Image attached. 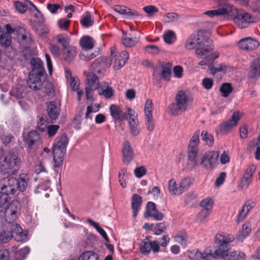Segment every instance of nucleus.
I'll return each instance as SVG.
<instances>
[{
  "label": "nucleus",
  "instance_id": "412c9836",
  "mask_svg": "<svg viewBox=\"0 0 260 260\" xmlns=\"http://www.w3.org/2000/svg\"><path fill=\"white\" fill-rule=\"evenodd\" d=\"M219 257L224 260H245L246 254L240 250L229 251V250H227Z\"/></svg>",
  "mask_w": 260,
  "mask_h": 260
},
{
  "label": "nucleus",
  "instance_id": "f704fd0d",
  "mask_svg": "<svg viewBox=\"0 0 260 260\" xmlns=\"http://www.w3.org/2000/svg\"><path fill=\"white\" fill-rule=\"evenodd\" d=\"M39 135L35 131H31L28 133L26 142L30 149H32L33 146L35 145L40 141Z\"/></svg>",
  "mask_w": 260,
  "mask_h": 260
},
{
  "label": "nucleus",
  "instance_id": "774afa93",
  "mask_svg": "<svg viewBox=\"0 0 260 260\" xmlns=\"http://www.w3.org/2000/svg\"><path fill=\"white\" fill-rule=\"evenodd\" d=\"M45 92L49 96H53L55 94V89L53 85L51 83H47L45 87Z\"/></svg>",
  "mask_w": 260,
  "mask_h": 260
},
{
  "label": "nucleus",
  "instance_id": "e2e57ef3",
  "mask_svg": "<svg viewBox=\"0 0 260 260\" xmlns=\"http://www.w3.org/2000/svg\"><path fill=\"white\" fill-rule=\"evenodd\" d=\"M59 128L58 125H49L47 126L46 129L49 137H52L55 136Z\"/></svg>",
  "mask_w": 260,
  "mask_h": 260
},
{
  "label": "nucleus",
  "instance_id": "680f3d73",
  "mask_svg": "<svg viewBox=\"0 0 260 260\" xmlns=\"http://www.w3.org/2000/svg\"><path fill=\"white\" fill-rule=\"evenodd\" d=\"M167 229V225L165 222H160L157 223L154 228V234L156 235H159L164 232Z\"/></svg>",
  "mask_w": 260,
  "mask_h": 260
},
{
  "label": "nucleus",
  "instance_id": "09e8293b",
  "mask_svg": "<svg viewBox=\"0 0 260 260\" xmlns=\"http://www.w3.org/2000/svg\"><path fill=\"white\" fill-rule=\"evenodd\" d=\"M193 182V179L190 177H186L181 180L179 185L183 193L192 184Z\"/></svg>",
  "mask_w": 260,
  "mask_h": 260
},
{
  "label": "nucleus",
  "instance_id": "4c0bfd02",
  "mask_svg": "<svg viewBox=\"0 0 260 260\" xmlns=\"http://www.w3.org/2000/svg\"><path fill=\"white\" fill-rule=\"evenodd\" d=\"M102 86L99 90L100 95H103L106 99H110L113 95L114 91L112 87H110L108 83L104 82L102 83Z\"/></svg>",
  "mask_w": 260,
  "mask_h": 260
},
{
  "label": "nucleus",
  "instance_id": "a878e982",
  "mask_svg": "<svg viewBox=\"0 0 260 260\" xmlns=\"http://www.w3.org/2000/svg\"><path fill=\"white\" fill-rule=\"evenodd\" d=\"M211 255L210 252L201 251L199 249L193 250L188 253V257L191 260H208Z\"/></svg>",
  "mask_w": 260,
  "mask_h": 260
},
{
  "label": "nucleus",
  "instance_id": "4be33fe9",
  "mask_svg": "<svg viewBox=\"0 0 260 260\" xmlns=\"http://www.w3.org/2000/svg\"><path fill=\"white\" fill-rule=\"evenodd\" d=\"M32 68V74L40 76H44L45 74V71L43 66V62L39 58H32L30 61Z\"/></svg>",
  "mask_w": 260,
  "mask_h": 260
},
{
  "label": "nucleus",
  "instance_id": "2f4dec72",
  "mask_svg": "<svg viewBox=\"0 0 260 260\" xmlns=\"http://www.w3.org/2000/svg\"><path fill=\"white\" fill-rule=\"evenodd\" d=\"M29 179V176L27 174L21 173L17 179V190L19 189L21 192L24 191L26 188Z\"/></svg>",
  "mask_w": 260,
  "mask_h": 260
},
{
  "label": "nucleus",
  "instance_id": "37998d69",
  "mask_svg": "<svg viewBox=\"0 0 260 260\" xmlns=\"http://www.w3.org/2000/svg\"><path fill=\"white\" fill-rule=\"evenodd\" d=\"M250 73L253 78H257L260 76V61L254 60L250 67Z\"/></svg>",
  "mask_w": 260,
  "mask_h": 260
},
{
  "label": "nucleus",
  "instance_id": "c03bdc74",
  "mask_svg": "<svg viewBox=\"0 0 260 260\" xmlns=\"http://www.w3.org/2000/svg\"><path fill=\"white\" fill-rule=\"evenodd\" d=\"M79 260H100L99 255L93 251H86L79 256Z\"/></svg>",
  "mask_w": 260,
  "mask_h": 260
},
{
  "label": "nucleus",
  "instance_id": "58836bf2",
  "mask_svg": "<svg viewBox=\"0 0 260 260\" xmlns=\"http://www.w3.org/2000/svg\"><path fill=\"white\" fill-rule=\"evenodd\" d=\"M25 87L18 85L15 87L12 88L10 91V94L12 96H13L17 99L23 98L25 95Z\"/></svg>",
  "mask_w": 260,
  "mask_h": 260
},
{
  "label": "nucleus",
  "instance_id": "0e129e2a",
  "mask_svg": "<svg viewBox=\"0 0 260 260\" xmlns=\"http://www.w3.org/2000/svg\"><path fill=\"white\" fill-rule=\"evenodd\" d=\"M253 177L244 174L241 180L242 187L243 188H247L250 183L252 181Z\"/></svg>",
  "mask_w": 260,
  "mask_h": 260
},
{
  "label": "nucleus",
  "instance_id": "ea45409f",
  "mask_svg": "<svg viewBox=\"0 0 260 260\" xmlns=\"http://www.w3.org/2000/svg\"><path fill=\"white\" fill-rule=\"evenodd\" d=\"M168 189L173 195L178 196L183 193L181 188H180V185H178L174 179H172L169 181Z\"/></svg>",
  "mask_w": 260,
  "mask_h": 260
},
{
  "label": "nucleus",
  "instance_id": "dca6fc26",
  "mask_svg": "<svg viewBox=\"0 0 260 260\" xmlns=\"http://www.w3.org/2000/svg\"><path fill=\"white\" fill-rule=\"evenodd\" d=\"M122 43L126 47H133L139 42L140 39L139 32L136 31L128 32L123 30H122Z\"/></svg>",
  "mask_w": 260,
  "mask_h": 260
},
{
  "label": "nucleus",
  "instance_id": "4468645a",
  "mask_svg": "<svg viewBox=\"0 0 260 260\" xmlns=\"http://www.w3.org/2000/svg\"><path fill=\"white\" fill-rule=\"evenodd\" d=\"M139 249L141 253L147 255L150 253L151 250L153 253L159 252L160 248L159 243L157 240L151 241L146 238L141 242Z\"/></svg>",
  "mask_w": 260,
  "mask_h": 260
},
{
  "label": "nucleus",
  "instance_id": "ddd939ff",
  "mask_svg": "<svg viewBox=\"0 0 260 260\" xmlns=\"http://www.w3.org/2000/svg\"><path fill=\"white\" fill-rule=\"evenodd\" d=\"M112 64V59L110 57L101 56L96 58L91 65V68L99 74L103 73L107 68L110 67Z\"/></svg>",
  "mask_w": 260,
  "mask_h": 260
},
{
  "label": "nucleus",
  "instance_id": "a211bd4d",
  "mask_svg": "<svg viewBox=\"0 0 260 260\" xmlns=\"http://www.w3.org/2000/svg\"><path fill=\"white\" fill-rule=\"evenodd\" d=\"M113 9L126 19H135L141 16L138 11L122 5H116L113 7Z\"/></svg>",
  "mask_w": 260,
  "mask_h": 260
},
{
  "label": "nucleus",
  "instance_id": "c756f323",
  "mask_svg": "<svg viewBox=\"0 0 260 260\" xmlns=\"http://www.w3.org/2000/svg\"><path fill=\"white\" fill-rule=\"evenodd\" d=\"M142 198L138 194H134L132 198V208L133 210V216L136 218L142 204Z\"/></svg>",
  "mask_w": 260,
  "mask_h": 260
},
{
  "label": "nucleus",
  "instance_id": "5701e85b",
  "mask_svg": "<svg viewBox=\"0 0 260 260\" xmlns=\"http://www.w3.org/2000/svg\"><path fill=\"white\" fill-rule=\"evenodd\" d=\"M60 105L55 101L50 102L47 105V113L51 120L58 118L60 112Z\"/></svg>",
  "mask_w": 260,
  "mask_h": 260
},
{
  "label": "nucleus",
  "instance_id": "6e6d98bb",
  "mask_svg": "<svg viewBox=\"0 0 260 260\" xmlns=\"http://www.w3.org/2000/svg\"><path fill=\"white\" fill-rule=\"evenodd\" d=\"M202 139L206 143V144L211 146L213 144L214 138L213 136L208 134L206 131H203L201 133Z\"/></svg>",
  "mask_w": 260,
  "mask_h": 260
},
{
  "label": "nucleus",
  "instance_id": "a18cd8bd",
  "mask_svg": "<svg viewBox=\"0 0 260 260\" xmlns=\"http://www.w3.org/2000/svg\"><path fill=\"white\" fill-rule=\"evenodd\" d=\"M55 38L57 42L62 46L63 49L70 46L71 39L68 35L66 34H58L55 37Z\"/></svg>",
  "mask_w": 260,
  "mask_h": 260
},
{
  "label": "nucleus",
  "instance_id": "79ce46f5",
  "mask_svg": "<svg viewBox=\"0 0 260 260\" xmlns=\"http://www.w3.org/2000/svg\"><path fill=\"white\" fill-rule=\"evenodd\" d=\"M12 42L11 36L9 34H6L0 27V44L3 47L6 48L9 46Z\"/></svg>",
  "mask_w": 260,
  "mask_h": 260
},
{
  "label": "nucleus",
  "instance_id": "7c9ffc66",
  "mask_svg": "<svg viewBox=\"0 0 260 260\" xmlns=\"http://www.w3.org/2000/svg\"><path fill=\"white\" fill-rule=\"evenodd\" d=\"M77 54L76 47L74 46H69L63 49L62 55L64 60L70 61L72 60Z\"/></svg>",
  "mask_w": 260,
  "mask_h": 260
},
{
  "label": "nucleus",
  "instance_id": "4d7b16f0",
  "mask_svg": "<svg viewBox=\"0 0 260 260\" xmlns=\"http://www.w3.org/2000/svg\"><path fill=\"white\" fill-rule=\"evenodd\" d=\"M187 239V236L186 233H180L175 237V242L183 246L186 245Z\"/></svg>",
  "mask_w": 260,
  "mask_h": 260
},
{
  "label": "nucleus",
  "instance_id": "bb28decb",
  "mask_svg": "<svg viewBox=\"0 0 260 260\" xmlns=\"http://www.w3.org/2000/svg\"><path fill=\"white\" fill-rule=\"evenodd\" d=\"M109 111L114 119L119 121H122L125 119V114L120 107L112 104L110 106Z\"/></svg>",
  "mask_w": 260,
  "mask_h": 260
},
{
  "label": "nucleus",
  "instance_id": "3c124183",
  "mask_svg": "<svg viewBox=\"0 0 260 260\" xmlns=\"http://www.w3.org/2000/svg\"><path fill=\"white\" fill-rule=\"evenodd\" d=\"M46 116L44 115H39L37 117V126L41 132H44L47 127Z\"/></svg>",
  "mask_w": 260,
  "mask_h": 260
},
{
  "label": "nucleus",
  "instance_id": "c85d7f7f",
  "mask_svg": "<svg viewBox=\"0 0 260 260\" xmlns=\"http://www.w3.org/2000/svg\"><path fill=\"white\" fill-rule=\"evenodd\" d=\"M14 6L17 11L21 14L25 13L27 9L32 11V7H35V5L29 0H25L23 3L16 1Z\"/></svg>",
  "mask_w": 260,
  "mask_h": 260
},
{
  "label": "nucleus",
  "instance_id": "aec40b11",
  "mask_svg": "<svg viewBox=\"0 0 260 260\" xmlns=\"http://www.w3.org/2000/svg\"><path fill=\"white\" fill-rule=\"evenodd\" d=\"M122 155L123 161L124 164L127 165L129 164L134 157V153L133 149L131 143L127 140H125L123 142Z\"/></svg>",
  "mask_w": 260,
  "mask_h": 260
},
{
  "label": "nucleus",
  "instance_id": "1a4fd4ad",
  "mask_svg": "<svg viewBox=\"0 0 260 260\" xmlns=\"http://www.w3.org/2000/svg\"><path fill=\"white\" fill-rule=\"evenodd\" d=\"M17 179L14 177L4 178L0 180V194H14L17 190Z\"/></svg>",
  "mask_w": 260,
  "mask_h": 260
},
{
  "label": "nucleus",
  "instance_id": "7ed1b4c3",
  "mask_svg": "<svg viewBox=\"0 0 260 260\" xmlns=\"http://www.w3.org/2000/svg\"><path fill=\"white\" fill-rule=\"evenodd\" d=\"M10 198L7 194H0V212H4L5 220L8 223L15 221L21 209V203L14 200L9 204Z\"/></svg>",
  "mask_w": 260,
  "mask_h": 260
},
{
  "label": "nucleus",
  "instance_id": "e433bc0d",
  "mask_svg": "<svg viewBox=\"0 0 260 260\" xmlns=\"http://www.w3.org/2000/svg\"><path fill=\"white\" fill-rule=\"evenodd\" d=\"M80 45L84 51L90 50L93 48L94 44L91 37L85 36L82 37L80 40Z\"/></svg>",
  "mask_w": 260,
  "mask_h": 260
},
{
  "label": "nucleus",
  "instance_id": "f257e3e1",
  "mask_svg": "<svg viewBox=\"0 0 260 260\" xmlns=\"http://www.w3.org/2000/svg\"><path fill=\"white\" fill-rule=\"evenodd\" d=\"M210 33L206 30H199L193 32L187 39L184 47L187 50L196 48V55L204 56L207 52H211L214 47L212 40L210 39Z\"/></svg>",
  "mask_w": 260,
  "mask_h": 260
},
{
  "label": "nucleus",
  "instance_id": "6e6552de",
  "mask_svg": "<svg viewBox=\"0 0 260 260\" xmlns=\"http://www.w3.org/2000/svg\"><path fill=\"white\" fill-rule=\"evenodd\" d=\"M176 103L169 106V112L173 115H177L186 110L188 100L184 91H179L175 97Z\"/></svg>",
  "mask_w": 260,
  "mask_h": 260
},
{
  "label": "nucleus",
  "instance_id": "9d476101",
  "mask_svg": "<svg viewBox=\"0 0 260 260\" xmlns=\"http://www.w3.org/2000/svg\"><path fill=\"white\" fill-rule=\"evenodd\" d=\"M219 153L218 151H208L205 153L200 162L202 165L207 170H211L215 168L218 163Z\"/></svg>",
  "mask_w": 260,
  "mask_h": 260
},
{
  "label": "nucleus",
  "instance_id": "39448f33",
  "mask_svg": "<svg viewBox=\"0 0 260 260\" xmlns=\"http://www.w3.org/2000/svg\"><path fill=\"white\" fill-rule=\"evenodd\" d=\"M68 142L67 136L62 135L57 138L56 142L53 145V167L55 170L60 168L63 164Z\"/></svg>",
  "mask_w": 260,
  "mask_h": 260
},
{
  "label": "nucleus",
  "instance_id": "de8ad7c7",
  "mask_svg": "<svg viewBox=\"0 0 260 260\" xmlns=\"http://www.w3.org/2000/svg\"><path fill=\"white\" fill-rule=\"evenodd\" d=\"M87 221L90 225L93 226L96 230L106 241H109V239L106 232L99 225L98 223L90 218L88 219Z\"/></svg>",
  "mask_w": 260,
  "mask_h": 260
},
{
  "label": "nucleus",
  "instance_id": "473e14b6",
  "mask_svg": "<svg viewBox=\"0 0 260 260\" xmlns=\"http://www.w3.org/2000/svg\"><path fill=\"white\" fill-rule=\"evenodd\" d=\"M250 222H246L243 224L241 230L239 231L237 240L239 242H242L250 234L251 227Z\"/></svg>",
  "mask_w": 260,
  "mask_h": 260
},
{
  "label": "nucleus",
  "instance_id": "9b49d317",
  "mask_svg": "<svg viewBox=\"0 0 260 260\" xmlns=\"http://www.w3.org/2000/svg\"><path fill=\"white\" fill-rule=\"evenodd\" d=\"M111 59L114 58L113 68L114 70H119L125 64L126 61L129 58V54L126 51H122L120 52L115 51V49L111 50Z\"/></svg>",
  "mask_w": 260,
  "mask_h": 260
},
{
  "label": "nucleus",
  "instance_id": "20e7f679",
  "mask_svg": "<svg viewBox=\"0 0 260 260\" xmlns=\"http://www.w3.org/2000/svg\"><path fill=\"white\" fill-rule=\"evenodd\" d=\"M20 165V158L15 153H9L0 161V173L4 175H14L17 173Z\"/></svg>",
  "mask_w": 260,
  "mask_h": 260
},
{
  "label": "nucleus",
  "instance_id": "2eb2a0df",
  "mask_svg": "<svg viewBox=\"0 0 260 260\" xmlns=\"http://www.w3.org/2000/svg\"><path fill=\"white\" fill-rule=\"evenodd\" d=\"M241 118V114L239 111H235L231 118L219 125V130L222 133H228L233 127L237 125Z\"/></svg>",
  "mask_w": 260,
  "mask_h": 260
},
{
  "label": "nucleus",
  "instance_id": "603ef678",
  "mask_svg": "<svg viewBox=\"0 0 260 260\" xmlns=\"http://www.w3.org/2000/svg\"><path fill=\"white\" fill-rule=\"evenodd\" d=\"M213 204V200L210 198H206L202 200L200 203V205L203 209L208 211L210 210V211L211 212L212 211Z\"/></svg>",
  "mask_w": 260,
  "mask_h": 260
},
{
  "label": "nucleus",
  "instance_id": "c9c22d12",
  "mask_svg": "<svg viewBox=\"0 0 260 260\" xmlns=\"http://www.w3.org/2000/svg\"><path fill=\"white\" fill-rule=\"evenodd\" d=\"M80 22L83 27L88 28L93 25L94 19L90 12H86L83 14Z\"/></svg>",
  "mask_w": 260,
  "mask_h": 260
},
{
  "label": "nucleus",
  "instance_id": "393cba45",
  "mask_svg": "<svg viewBox=\"0 0 260 260\" xmlns=\"http://www.w3.org/2000/svg\"><path fill=\"white\" fill-rule=\"evenodd\" d=\"M198 153V145L188 143V159L192 162L194 166L200 165V161L198 160L197 156Z\"/></svg>",
  "mask_w": 260,
  "mask_h": 260
},
{
  "label": "nucleus",
  "instance_id": "6ab92c4d",
  "mask_svg": "<svg viewBox=\"0 0 260 260\" xmlns=\"http://www.w3.org/2000/svg\"><path fill=\"white\" fill-rule=\"evenodd\" d=\"M259 45L258 41L250 37L240 40L238 44L240 49L246 51L254 50L258 47Z\"/></svg>",
  "mask_w": 260,
  "mask_h": 260
},
{
  "label": "nucleus",
  "instance_id": "864d4df0",
  "mask_svg": "<svg viewBox=\"0 0 260 260\" xmlns=\"http://www.w3.org/2000/svg\"><path fill=\"white\" fill-rule=\"evenodd\" d=\"M179 17V15L176 13H168L163 16L162 21L166 23H170L177 20Z\"/></svg>",
  "mask_w": 260,
  "mask_h": 260
},
{
  "label": "nucleus",
  "instance_id": "423d86ee",
  "mask_svg": "<svg viewBox=\"0 0 260 260\" xmlns=\"http://www.w3.org/2000/svg\"><path fill=\"white\" fill-rule=\"evenodd\" d=\"M235 239L233 235L225 233L217 234L215 236L214 242L218 246V248L214 252L215 257H219L227 250H230V244Z\"/></svg>",
  "mask_w": 260,
  "mask_h": 260
},
{
  "label": "nucleus",
  "instance_id": "052dcab7",
  "mask_svg": "<svg viewBox=\"0 0 260 260\" xmlns=\"http://www.w3.org/2000/svg\"><path fill=\"white\" fill-rule=\"evenodd\" d=\"M175 38V34L172 30H168L164 35V41L169 44L172 43V40Z\"/></svg>",
  "mask_w": 260,
  "mask_h": 260
},
{
  "label": "nucleus",
  "instance_id": "338daca9",
  "mask_svg": "<svg viewBox=\"0 0 260 260\" xmlns=\"http://www.w3.org/2000/svg\"><path fill=\"white\" fill-rule=\"evenodd\" d=\"M249 211L246 209L243 206L239 212L238 217L236 220V222L239 223L244 220L246 217Z\"/></svg>",
  "mask_w": 260,
  "mask_h": 260
},
{
  "label": "nucleus",
  "instance_id": "f8f14e48",
  "mask_svg": "<svg viewBox=\"0 0 260 260\" xmlns=\"http://www.w3.org/2000/svg\"><path fill=\"white\" fill-rule=\"evenodd\" d=\"M153 105L151 100L147 99L146 101L144 107L145 125L147 131L149 132H153L155 127L154 121L152 114Z\"/></svg>",
  "mask_w": 260,
  "mask_h": 260
},
{
  "label": "nucleus",
  "instance_id": "f03ea898",
  "mask_svg": "<svg viewBox=\"0 0 260 260\" xmlns=\"http://www.w3.org/2000/svg\"><path fill=\"white\" fill-rule=\"evenodd\" d=\"M224 9L208 11L204 14L212 18L221 15H228L233 17V21L240 28L247 27L249 23H255L258 19L249 13L238 12V9L233 5H226Z\"/></svg>",
  "mask_w": 260,
  "mask_h": 260
},
{
  "label": "nucleus",
  "instance_id": "0eeeda50",
  "mask_svg": "<svg viewBox=\"0 0 260 260\" xmlns=\"http://www.w3.org/2000/svg\"><path fill=\"white\" fill-rule=\"evenodd\" d=\"M85 95L87 101H94V92L100 88V80L99 77L92 73H89L86 77Z\"/></svg>",
  "mask_w": 260,
  "mask_h": 260
},
{
  "label": "nucleus",
  "instance_id": "cd10ccee",
  "mask_svg": "<svg viewBox=\"0 0 260 260\" xmlns=\"http://www.w3.org/2000/svg\"><path fill=\"white\" fill-rule=\"evenodd\" d=\"M211 52H207L205 53L204 56L200 57L196 56L199 59H204L198 63V64L201 66L209 65L212 63L216 59H217L219 55L216 52L213 53H210Z\"/></svg>",
  "mask_w": 260,
  "mask_h": 260
},
{
  "label": "nucleus",
  "instance_id": "5fc2aeb1",
  "mask_svg": "<svg viewBox=\"0 0 260 260\" xmlns=\"http://www.w3.org/2000/svg\"><path fill=\"white\" fill-rule=\"evenodd\" d=\"M211 213V211H210V210L208 211L204 209H202L201 211L199 212L197 216V220L201 223H204L209 217Z\"/></svg>",
  "mask_w": 260,
  "mask_h": 260
},
{
  "label": "nucleus",
  "instance_id": "a19ab883",
  "mask_svg": "<svg viewBox=\"0 0 260 260\" xmlns=\"http://www.w3.org/2000/svg\"><path fill=\"white\" fill-rule=\"evenodd\" d=\"M172 67V64L170 62H163L161 63V68L162 70L160 75L163 79L166 80H169L170 79Z\"/></svg>",
  "mask_w": 260,
  "mask_h": 260
},
{
  "label": "nucleus",
  "instance_id": "13d9d810",
  "mask_svg": "<svg viewBox=\"0 0 260 260\" xmlns=\"http://www.w3.org/2000/svg\"><path fill=\"white\" fill-rule=\"evenodd\" d=\"M12 238V234L8 231L0 233V244L6 243Z\"/></svg>",
  "mask_w": 260,
  "mask_h": 260
},
{
  "label": "nucleus",
  "instance_id": "49530a36",
  "mask_svg": "<svg viewBox=\"0 0 260 260\" xmlns=\"http://www.w3.org/2000/svg\"><path fill=\"white\" fill-rule=\"evenodd\" d=\"M233 90V88L232 84L228 82L222 83L219 88V91L221 93V95L224 98H227L229 96Z\"/></svg>",
  "mask_w": 260,
  "mask_h": 260
},
{
  "label": "nucleus",
  "instance_id": "69168bd1",
  "mask_svg": "<svg viewBox=\"0 0 260 260\" xmlns=\"http://www.w3.org/2000/svg\"><path fill=\"white\" fill-rule=\"evenodd\" d=\"M143 9L149 16H153L154 13H157L158 11V8L153 5L145 6L143 8Z\"/></svg>",
  "mask_w": 260,
  "mask_h": 260
},
{
  "label": "nucleus",
  "instance_id": "8fccbe9b",
  "mask_svg": "<svg viewBox=\"0 0 260 260\" xmlns=\"http://www.w3.org/2000/svg\"><path fill=\"white\" fill-rule=\"evenodd\" d=\"M12 234V238L14 236V235L20 236V237H26V235L25 234H23L22 233V229L21 226L17 224H13L11 225L10 231H8Z\"/></svg>",
  "mask_w": 260,
  "mask_h": 260
},
{
  "label": "nucleus",
  "instance_id": "f3484780",
  "mask_svg": "<svg viewBox=\"0 0 260 260\" xmlns=\"http://www.w3.org/2000/svg\"><path fill=\"white\" fill-rule=\"evenodd\" d=\"M144 216L145 218L152 217L157 221L161 220L164 218L163 214L157 209L155 204L152 202L147 203Z\"/></svg>",
  "mask_w": 260,
  "mask_h": 260
},
{
  "label": "nucleus",
  "instance_id": "b1692460",
  "mask_svg": "<svg viewBox=\"0 0 260 260\" xmlns=\"http://www.w3.org/2000/svg\"><path fill=\"white\" fill-rule=\"evenodd\" d=\"M42 76L30 74L29 78L27 80V84L29 87L32 90H40L42 86V82L41 77Z\"/></svg>",
  "mask_w": 260,
  "mask_h": 260
},
{
  "label": "nucleus",
  "instance_id": "bf43d9fd",
  "mask_svg": "<svg viewBox=\"0 0 260 260\" xmlns=\"http://www.w3.org/2000/svg\"><path fill=\"white\" fill-rule=\"evenodd\" d=\"M35 11V12L34 13V16L38 19V21L40 23H43L45 21V19L42 14V13L39 10V9L37 8V7L35 5V7H32V11Z\"/></svg>",
  "mask_w": 260,
  "mask_h": 260
},
{
  "label": "nucleus",
  "instance_id": "72a5a7b5",
  "mask_svg": "<svg viewBox=\"0 0 260 260\" xmlns=\"http://www.w3.org/2000/svg\"><path fill=\"white\" fill-rule=\"evenodd\" d=\"M131 134L137 136L140 133V123L138 118L127 119Z\"/></svg>",
  "mask_w": 260,
  "mask_h": 260
}]
</instances>
